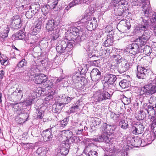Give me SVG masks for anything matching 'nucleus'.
I'll return each mask as SVG.
<instances>
[{"label":"nucleus","instance_id":"37","mask_svg":"<svg viewBox=\"0 0 156 156\" xmlns=\"http://www.w3.org/2000/svg\"><path fill=\"white\" fill-rule=\"evenodd\" d=\"M93 121V123L94 126L97 128L99 127L101 123V119L98 118H95Z\"/></svg>","mask_w":156,"mask_h":156},{"label":"nucleus","instance_id":"53","mask_svg":"<svg viewBox=\"0 0 156 156\" xmlns=\"http://www.w3.org/2000/svg\"><path fill=\"white\" fill-rule=\"evenodd\" d=\"M65 131H62L60 133H59L58 134L59 137H60L61 138L62 137V138L63 139H64L63 141H65V140H66V137L64 135H63L65 133Z\"/></svg>","mask_w":156,"mask_h":156},{"label":"nucleus","instance_id":"47","mask_svg":"<svg viewBox=\"0 0 156 156\" xmlns=\"http://www.w3.org/2000/svg\"><path fill=\"white\" fill-rule=\"evenodd\" d=\"M82 0H74L70 3L71 6L73 7L81 3Z\"/></svg>","mask_w":156,"mask_h":156},{"label":"nucleus","instance_id":"18","mask_svg":"<svg viewBox=\"0 0 156 156\" xmlns=\"http://www.w3.org/2000/svg\"><path fill=\"white\" fill-rule=\"evenodd\" d=\"M55 27V21L53 19L48 20L46 24V28L48 31H50L54 29Z\"/></svg>","mask_w":156,"mask_h":156},{"label":"nucleus","instance_id":"63","mask_svg":"<svg viewBox=\"0 0 156 156\" xmlns=\"http://www.w3.org/2000/svg\"><path fill=\"white\" fill-rule=\"evenodd\" d=\"M152 20L153 21H156V13H155L152 16Z\"/></svg>","mask_w":156,"mask_h":156},{"label":"nucleus","instance_id":"21","mask_svg":"<svg viewBox=\"0 0 156 156\" xmlns=\"http://www.w3.org/2000/svg\"><path fill=\"white\" fill-rule=\"evenodd\" d=\"M146 134V133H145L144 134V137L143 140L145 143V145L151 144L154 139H152L151 134L150 132H149L147 134Z\"/></svg>","mask_w":156,"mask_h":156},{"label":"nucleus","instance_id":"17","mask_svg":"<svg viewBox=\"0 0 156 156\" xmlns=\"http://www.w3.org/2000/svg\"><path fill=\"white\" fill-rule=\"evenodd\" d=\"M122 62L121 66L118 69L119 72L121 73L127 71L129 68V64L126 61L124 60Z\"/></svg>","mask_w":156,"mask_h":156},{"label":"nucleus","instance_id":"27","mask_svg":"<svg viewBox=\"0 0 156 156\" xmlns=\"http://www.w3.org/2000/svg\"><path fill=\"white\" fill-rule=\"evenodd\" d=\"M9 27L7 26L4 27V30L0 33V38H5L8 36V33L9 32Z\"/></svg>","mask_w":156,"mask_h":156},{"label":"nucleus","instance_id":"30","mask_svg":"<svg viewBox=\"0 0 156 156\" xmlns=\"http://www.w3.org/2000/svg\"><path fill=\"white\" fill-rule=\"evenodd\" d=\"M16 38L23 40L25 37V33L21 30H19L18 32L16 33L15 34Z\"/></svg>","mask_w":156,"mask_h":156},{"label":"nucleus","instance_id":"9","mask_svg":"<svg viewBox=\"0 0 156 156\" xmlns=\"http://www.w3.org/2000/svg\"><path fill=\"white\" fill-rule=\"evenodd\" d=\"M87 29L89 30H91L96 28L97 27V22L95 18L88 20L84 23Z\"/></svg>","mask_w":156,"mask_h":156},{"label":"nucleus","instance_id":"2","mask_svg":"<svg viewBox=\"0 0 156 156\" xmlns=\"http://www.w3.org/2000/svg\"><path fill=\"white\" fill-rule=\"evenodd\" d=\"M111 5L112 8L114 9V13L116 16H122L125 15V12L124 11V6L122 4V2L121 1H119L118 3L114 2H112L110 4ZM107 5V3H105L103 5V6L101 7V9L104 7V6ZM110 6H108V8L106 7V9H104L105 10H107L108 8H110ZM103 9H102V10Z\"/></svg>","mask_w":156,"mask_h":156},{"label":"nucleus","instance_id":"35","mask_svg":"<svg viewBox=\"0 0 156 156\" xmlns=\"http://www.w3.org/2000/svg\"><path fill=\"white\" fill-rule=\"evenodd\" d=\"M120 114H116L115 113L111 112L110 113V117L115 122L119 121L120 119Z\"/></svg>","mask_w":156,"mask_h":156},{"label":"nucleus","instance_id":"11","mask_svg":"<svg viewBox=\"0 0 156 156\" xmlns=\"http://www.w3.org/2000/svg\"><path fill=\"white\" fill-rule=\"evenodd\" d=\"M150 31H144L142 36L136 40V41L139 42L140 44H144V42L149 39L150 36Z\"/></svg>","mask_w":156,"mask_h":156},{"label":"nucleus","instance_id":"5","mask_svg":"<svg viewBox=\"0 0 156 156\" xmlns=\"http://www.w3.org/2000/svg\"><path fill=\"white\" fill-rule=\"evenodd\" d=\"M82 29L80 27L77 26V27H70L69 31H67L66 33V35L68 37V39H73L74 38L73 36H78L82 32Z\"/></svg>","mask_w":156,"mask_h":156},{"label":"nucleus","instance_id":"59","mask_svg":"<svg viewBox=\"0 0 156 156\" xmlns=\"http://www.w3.org/2000/svg\"><path fill=\"white\" fill-rule=\"evenodd\" d=\"M72 78L73 82L77 83V77H76V73L73 74L72 76Z\"/></svg>","mask_w":156,"mask_h":156},{"label":"nucleus","instance_id":"13","mask_svg":"<svg viewBox=\"0 0 156 156\" xmlns=\"http://www.w3.org/2000/svg\"><path fill=\"white\" fill-rule=\"evenodd\" d=\"M11 24L15 29H17L20 28L22 26V24L20 17L19 16H13Z\"/></svg>","mask_w":156,"mask_h":156},{"label":"nucleus","instance_id":"23","mask_svg":"<svg viewBox=\"0 0 156 156\" xmlns=\"http://www.w3.org/2000/svg\"><path fill=\"white\" fill-rule=\"evenodd\" d=\"M96 137L94 138V140L97 141L99 142H104L107 143H108L110 141L108 136L104 134L96 136Z\"/></svg>","mask_w":156,"mask_h":156},{"label":"nucleus","instance_id":"14","mask_svg":"<svg viewBox=\"0 0 156 156\" xmlns=\"http://www.w3.org/2000/svg\"><path fill=\"white\" fill-rule=\"evenodd\" d=\"M12 98L16 100H19L22 98L23 94L21 90L19 88H17L11 94Z\"/></svg>","mask_w":156,"mask_h":156},{"label":"nucleus","instance_id":"46","mask_svg":"<svg viewBox=\"0 0 156 156\" xmlns=\"http://www.w3.org/2000/svg\"><path fill=\"white\" fill-rule=\"evenodd\" d=\"M59 0H55L54 1L52 2L51 4V7L54 10H58V8H56V6L58 3Z\"/></svg>","mask_w":156,"mask_h":156},{"label":"nucleus","instance_id":"7","mask_svg":"<svg viewBox=\"0 0 156 156\" xmlns=\"http://www.w3.org/2000/svg\"><path fill=\"white\" fill-rule=\"evenodd\" d=\"M54 127H55L54 126H51L50 129H46L43 132L42 136L44 141H49L52 140L53 135L51 133V129Z\"/></svg>","mask_w":156,"mask_h":156},{"label":"nucleus","instance_id":"61","mask_svg":"<svg viewBox=\"0 0 156 156\" xmlns=\"http://www.w3.org/2000/svg\"><path fill=\"white\" fill-rule=\"evenodd\" d=\"M73 7V6H71V5H70V3L69 4V5H68L67 6L66 9H65L64 11V12L63 14H64L66 12V11H67L71 7Z\"/></svg>","mask_w":156,"mask_h":156},{"label":"nucleus","instance_id":"31","mask_svg":"<svg viewBox=\"0 0 156 156\" xmlns=\"http://www.w3.org/2000/svg\"><path fill=\"white\" fill-rule=\"evenodd\" d=\"M101 90V94L102 95L103 101L106 100L107 99H109L110 98V94L105 90Z\"/></svg>","mask_w":156,"mask_h":156},{"label":"nucleus","instance_id":"54","mask_svg":"<svg viewBox=\"0 0 156 156\" xmlns=\"http://www.w3.org/2000/svg\"><path fill=\"white\" fill-rule=\"evenodd\" d=\"M126 25L124 26L123 27V28L125 30V32H126V31L128 30L130 28V25L129 23L128 22L127 24L126 23Z\"/></svg>","mask_w":156,"mask_h":156},{"label":"nucleus","instance_id":"57","mask_svg":"<svg viewBox=\"0 0 156 156\" xmlns=\"http://www.w3.org/2000/svg\"><path fill=\"white\" fill-rule=\"evenodd\" d=\"M7 60V59H4L2 57L0 58V62L2 65H4L5 63L6 62Z\"/></svg>","mask_w":156,"mask_h":156},{"label":"nucleus","instance_id":"45","mask_svg":"<svg viewBox=\"0 0 156 156\" xmlns=\"http://www.w3.org/2000/svg\"><path fill=\"white\" fill-rule=\"evenodd\" d=\"M103 126L104 127H106V128H105L104 130H102L103 132H105L107 133H109L108 131H109V129H110V130L109 131V132H112L113 131V130L112 129H111V127L112 126L110 125H107L106 123H104L103 124Z\"/></svg>","mask_w":156,"mask_h":156},{"label":"nucleus","instance_id":"44","mask_svg":"<svg viewBox=\"0 0 156 156\" xmlns=\"http://www.w3.org/2000/svg\"><path fill=\"white\" fill-rule=\"evenodd\" d=\"M79 106L76 104L73 105L69 109V111L71 113H74L79 111Z\"/></svg>","mask_w":156,"mask_h":156},{"label":"nucleus","instance_id":"12","mask_svg":"<svg viewBox=\"0 0 156 156\" xmlns=\"http://www.w3.org/2000/svg\"><path fill=\"white\" fill-rule=\"evenodd\" d=\"M137 70L136 75L137 77L140 79H144L146 76L147 70L141 66L138 65L137 66Z\"/></svg>","mask_w":156,"mask_h":156},{"label":"nucleus","instance_id":"58","mask_svg":"<svg viewBox=\"0 0 156 156\" xmlns=\"http://www.w3.org/2000/svg\"><path fill=\"white\" fill-rule=\"evenodd\" d=\"M76 74L77 77V83H78L79 82H80L81 80V75L80 73L79 72L76 73Z\"/></svg>","mask_w":156,"mask_h":156},{"label":"nucleus","instance_id":"16","mask_svg":"<svg viewBox=\"0 0 156 156\" xmlns=\"http://www.w3.org/2000/svg\"><path fill=\"white\" fill-rule=\"evenodd\" d=\"M116 80L115 75L110 74H106L104 77V81L108 82L110 84H113Z\"/></svg>","mask_w":156,"mask_h":156},{"label":"nucleus","instance_id":"62","mask_svg":"<svg viewBox=\"0 0 156 156\" xmlns=\"http://www.w3.org/2000/svg\"><path fill=\"white\" fill-rule=\"evenodd\" d=\"M4 74V72L3 71H0V79H2L3 78Z\"/></svg>","mask_w":156,"mask_h":156},{"label":"nucleus","instance_id":"32","mask_svg":"<svg viewBox=\"0 0 156 156\" xmlns=\"http://www.w3.org/2000/svg\"><path fill=\"white\" fill-rule=\"evenodd\" d=\"M51 31L52 32L51 34L52 39L53 40H56L59 36V30L55 29Z\"/></svg>","mask_w":156,"mask_h":156},{"label":"nucleus","instance_id":"26","mask_svg":"<svg viewBox=\"0 0 156 156\" xmlns=\"http://www.w3.org/2000/svg\"><path fill=\"white\" fill-rule=\"evenodd\" d=\"M23 102H20L19 103H16L15 104L13 108V110L14 112H19L21 111L23 109Z\"/></svg>","mask_w":156,"mask_h":156},{"label":"nucleus","instance_id":"38","mask_svg":"<svg viewBox=\"0 0 156 156\" xmlns=\"http://www.w3.org/2000/svg\"><path fill=\"white\" fill-rule=\"evenodd\" d=\"M119 85L122 88H127L129 86V84L127 81L126 80H121L119 83Z\"/></svg>","mask_w":156,"mask_h":156},{"label":"nucleus","instance_id":"55","mask_svg":"<svg viewBox=\"0 0 156 156\" xmlns=\"http://www.w3.org/2000/svg\"><path fill=\"white\" fill-rule=\"evenodd\" d=\"M103 83L104 90H105L109 87V83L108 82H107L104 81V80H103Z\"/></svg>","mask_w":156,"mask_h":156},{"label":"nucleus","instance_id":"34","mask_svg":"<svg viewBox=\"0 0 156 156\" xmlns=\"http://www.w3.org/2000/svg\"><path fill=\"white\" fill-rule=\"evenodd\" d=\"M113 61L115 62L117 64L122 62V58L119 55H113L112 57Z\"/></svg>","mask_w":156,"mask_h":156},{"label":"nucleus","instance_id":"24","mask_svg":"<svg viewBox=\"0 0 156 156\" xmlns=\"http://www.w3.org/2000/svg\"><path fill=\"white\" fill-rule=\"evenodd\" d=\"M102 95L101 94V90L97 91L94 95V98L96 102H101L103 101Z\"/></svg>","mask_w":156,"mask_h":156},{"label":"nucleus","instance_id":"39","mask_svg":"<svg viewBox=\"0 0 156 156\" xmlns=\"http://www.w3.org/2000/svg\"><path fill=\"white\" fill-rule=\"evenodd\" d=\"M50 7L49 5H46L43 6L42 9V11L45 16L50 11Z\"/></svg>","mask_w":156,"mask_h":156},{"label":"nucleus","instance_id":"48","mask_svg":"<svg viewBox=\"0 0 156 156\" xmlns=\"http://www.w3.org/2000/svg\"><path fill=\"white\" fill-rule=\"evenodd\" d=\"M151 49L150 47L149 46L146 47V48L144 49L143 51L147 55H150L151 51Z\"/></svg>","mask_w":156,"mask_h":156},{"label":"nucleus","instance_id":"20","mask_svg":"<svg viewBox=\"0 0 156 156\" xmlns=\"http://www.w3.org/2000/svg\"><path fill=\"white\" fill-rule=\"evenodd\" d=\"M144 128L141 124L136 125L133 127V133L134 134H139L142 133Z\"/></svg>","mask_w":156,"mask_h":156},{"label":"nucleus","instance_id":"4","mask_svg":"<svg viewBox=\"0 0 156 156\" xmlns=\"http://www.w3.org/2000/svg\"><path fill=\"white\" fill-rule=\"evenodd\" d=\"M33 80L35 83L38 84L45 83H47V87H51L53 85L52 83L48 80L46 76L43 74H41L39 75H36Z\"/></svg>","mask_w":156,"mask_h":156},{"label":"nucleus","instance_id":"33","mask_svg":"<svg viewBox=\"0 0 156 156\" xmlns=\"http://www.w3.org/2000/svg\"><path fill=\"white\" fill-rule=\"evenodd\" d=\"M36 153L41 156H44L46 154V151L44 147H39L37 150Z\"/></svg>","mask_w":156,"mask_h":156},{"label":"nucleus","instance_id":"64","mask_svg":"<svg viewBox=\"0 0 156 156\" xmlns=\"http://www.w3.org/2000/svg\"><path fill=\"white\" fill-rule=\"evenodd\" d=\"M40 27V28L41 29V22H39L37 23L35 27Z\"/></svg>","mask_w":156,"mask_h":156},{"label":"nucleus","instance_id":"36","mask_svg":"<svg viewBox=\"0 0 156 156\" xmlns=\"http://www.w3.org/2000/svg\"><path fill=\"white\" fill-rule=\"evenodd\" d=\"M145 0H138L137 1L139 3V4H137V5H140V4L144 3ZM144 4L143 5V9L145 11H146L147 9L148 10L150 9V7L149 6L150 4L149 3L148 5H147V4L144 5Z\"/></svg>","mask_w":156,"mask_h":156},{"label":"nucleus","instance_id":"52","mask_svg":"<svg viewBox=\"0 0 156 156\" xmlns=\"http://www.w3.org/2000/svg\"><path fill=\"white\" fill-rule=\"evenodd\" d=\"M44 111L42 110L39 111L37 113V117L39 119H42L43 116Z\"/></svg>","mask_w":156,"mask_h":156},{"label":"nucleus","instance_id":"56","mask_svg":"<svg viewBox=\"0 0 156 156\" xmlns=\"http://www.w3.org/2000/svg\"><path fill=\"white\" fill-rule=\"evenodd\" d=\"M53 98V96L52 95H49L45 98V101H49L52 99Z\"/></svg>","mask_w":156,"mask_h":156},{"label":"nucleus","instance_id":"22","mask_svg":"<svg viewBox=\"0 0 156 156\" xmlns=\"http://www.w3.org/2000/svg\"><path fill=\"white\" fill-rule=\"evenodd\" d=\"M81 122L79 123L75 122L74 123V126H75L73 127V128L76 127L75 129H74V132L76 133V134L78 135L81 134L83 130V126L81 125Z\"/></svg>","mask_w":156,"mask_h":156},{"label":"nucleus","instance_id":"50","mask_svg":"<svg viewBox=\"0 0 156 156\" xmlns=\"http://www.w3.org/2000/svg\"><path fill=\"white\" fill-rule=\"evenodd\" d=\"M123 101L124 102V104L125 105H127L130 103V98L125 97L123 98Z\"/></svg>","mask_w":156,"mask_h":156},{"label":"nucleus","instance_id":"19","mask_svg":"<svg viewBox=\"0 0 156 156\" xmlns=\"http://www.w3.org/2000/svg\"><path fill=\"white\" fill-rule=\"evenodd\" d=\"M104 41V45L106 47L111 46L113 44V36L112 34L108 35L106 38L103 39Z\"/></svg>","mask_w":156,"mask_h":156},{"label":"nucleus","instance_id":"15","mask_svg":"<svg viewBox=\"0 0 156 156\" xmlns=\"http://www.w3.org/2000/svg\"><path fill=\"white\" fill-rule=\"evenodd\" d=\"M139 43H133L131 45L129 52L132 54L135 55L140 52V47Z\"/></svg>","mask_w":156,"mask_h":156},{"label":"nucleus","instance_id":"41","mask_svg":"<svg viewBox=\"0 0 156 156\" xmlns=\"http://www.w3.org/2000/svg\"><path fill=\"white\" fill-rule=\"evenodd\" d=\"M34 98L29 97L27 98L26 100L24 102L23 104H24L26 106H29L31 105L33 101L34 100Z\"/></svg>","mask_w":156,"mask_h":156},{"label":"nucleus","instance_id":"51","mask_svg":"<svg viewBox=\"0 0 156 156\" xmlns=\"http://www.w3.org/2000/svg\"><path fill=\"white\" fill-rule=\"evenodd\" d=\"M67 119L66 118H65L63 120L61 121L60 122L61 127H64L67 124Z\"/></svg>","mask_w":156,"mask_h":156},{"label":"nucleus","instance_id":"25","mask_svg":"<svg viewBox=\"0 0 156 156\" xmlns=\"http://www.w3.org/2000/svg\"><path fill=\"white\" fill-rule=\"evenodd\" d=\"M84 151L88 156H98L97 152L95 151L91 150L88 147H86Z\"/></svg>","mask_w":156,"mask_h":156},{"label":"nucleus","instance_id":"49","mask_svg":"<svg viewBox=\"0 0 156 156\" xmlns=\"http://www.w3.org/2000/svg\"><path fill=\"white\" fill-rule=\"evenodd\" d=\"M151 29L153 30L154 33L156 34V21H153L151 24Z\"/></svg>","mask_w":156,"mask_h":156},{"label":"nucleus","instance_id":"42","mask_svg":"<svg viewBox=\"0 0 156 156\" xmlns=\"http://www.w3.org/2000/svg\"><path fill=\"white\" fill-rule=\"evenodd\" d=\"M151 128L153 130L154 135L156 137V118H154L152 121Z\"/></svg>","mask_w":156,"mask_h":156},{"label":"nucleus","instance_id":"10","mask_svg":"<svg viewBox=\"0 0 156 156\" xmlns=\"http://www.w3.org/2000/svg\"><path fill=\"white\" fill-rule=\"evenodd\" d=\"M101 72L97 68H94L91 71L90 76L92 80L95 82L99 80L101 77Z\"/></svg>","mask_w":156,"mask_h":156},{"label":"nucleus","instance_id":"43","mask_svg":"<svg viewBox=\"0 0 156 156\" xmlns=\"http://www.w3.org/2000/svg\"><path fill=\"white\" fill-rule=\"evenodd\" d=\"M36 13L34 10L30 9L26 12L25 14L26 16L28 19H30L32 18Z\"/></svg>","mask_w":156,"mask_h":156},{"label":"nucleus","instance_id":"3","mask_svg":"<svg viewBox=\"0 0 156 156\" xmlns=\"http://www.w3.org/2000/svg\"><path fill=\"white\" fill-rule=\"evenodd\" d=\"M73 47L72 43L68 41V40L65 39L64 40L59 42L57 45L56 46L57 51L59 52L64 53L68 52L69 49Z\"/></svg>","mask_w":156,"mask_h":156},{"label":"nucleus","instance_id":"1","mask_svg":"<svg viewBox=\"0 0 156 156\" xmlns=\"http://www.w3.org/2000/svg\"><path fill=\"white\" fill-rule=\"evenodd\" d=\"M154 78V76H152L151 78H150L147 83L140 89L139 94L141 96L147 97L156 93L155 81L153 80Z\"/></svg>","mask_w":156,"mask_h":156},{"label":"nucleus","instance_id":"8","mask_svg":"<svg viewBox=\"0 0 156 156\" xmlns=\"http://www.w3.org/2000/svg\"><path fill=\"white\" fill-rule=\"evenodd\" d=\"M140 19V20H142V21L137 26V28L140 32L142 31H143L144 32L149 31L148 30L149 26L148 21L147 20L144 19L143 17H141Z\"/></svg>","mask_w":156,"mask_h":156},{"label":"nucleus","instance_id":"40","mask_svg":"<svg viewBox=\"0 0 156 156\" xmlns=\"http://www.w3.org/2000/svg\"><path fill=\"white\" fill-rule=\"evenodd\" d=\"M119 125L122 128L124 129H127L129 126L128 122L125 120H123L119 122Z\"/></svg>","mask_w":156,"mask_h":156},{"label":"nucleus","instance_id":"60","mask_svg":"<svg viewBox=\"0 0 156 156\" xmlns=\"http://www.w3.org/2000/svg\"><path fill=\"white\" fill-rule=\"evenodd\" d=\"M41 30V29L40 28V27H35L33 29V31L35 33H37L39 32Z\"/></svg>","mask_w":156,"mask_h":156},{"label":"nucleus","instance_id":"6","mask_svg":"<svg viewBox=\"0 0 156 156\" xmlns=\"http://www.w3.org/2000/svg\"><path fill=\"white\" fill-rule=\"evenodd\" d=\"M58 101L56 104V106H61L62 105L66 104L70 102L73 98L68 96L65 94H62L59 96Z\"/></svg>","mask_w":156,"mask_h":156},{"label":"nucleus","instance_id":"29","mask_svg":"<svg viewBox=\"0 0 156 156\" xmlns=\"http://www.w3.org/2000/svg\"><path fill=\"white\" fill-rule=\"evenodd\" d=\"M68 148V147H62L60 149L58 155L60 156H66L69 152Z\"/></svg>","mask_w":156,"mask_h":156},{"label":"nucleus","instance_id":"28","mask_svg":"<svg viewBox=\"0 0 156 156\" xmlns=\"http://www.w3.org/2000/svg\"><path fill=\"white\" fill-rule=\"evenodd\" d=\"M27 65V62L24 59H22L16 65V68H17L18 69H22L24 67Z\"/></svg>","mask_w":156,"mask_h":156}]
</instances>
